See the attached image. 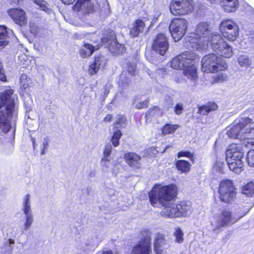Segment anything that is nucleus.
I'll use <instances>...</instances> for the list:
<instances>
[{"label":"nucleus","instance_id":"obj_20","mask_svg":"<svg viewBox=\"0 0 254 254\" xmlns=\"http://www.w3.org/2000/svg\"><path fill=\"white\" fill-rule=\"evenodd\" d=\"M252 126L247 127L246 130H244L240 136L242 144L247 147H251L254 145V127Z\"/></svg>","mask_w":254,"mask_h":254},{"label":"nucleus","instance_id":"obj_16","mask_svg":"<svg viewBox=\"0 0 254 254\" xmlns=\"http://www.w3.org/2000/svg\"><path fill=\"white\" fill-rule=\"evenodd\" d=\"M169 47L168 39L166 36L162 33L158 34L154 40L152 44L153 50L160 55L163 56Z\"/></svg>","mask_w":254,"mask_h":254},{"label":"nucleus","instance_id":"obj_5","mask_svg":"<svg viewBox=\"0 0 254 254\" xmlns=\"http://www.w3.org/2000/svg\"><path fill=\"white\" fill-rule=\"evenodd\" d=\"M249 210L243 214L236 217L227 209L223 210L217 216L213 217L211 221V230L215 234L221 231L222 227L229 226L237 222L240 218L245 215Z\"/></svg>","mask_w":254,"mask_h":254},{"label":"nucleus","instance_id":"obj_10","mask_svg":"<svg viewBox=\"0 0 254 254\" xmlns=\"http://www.w3.org/2000/svg\"><path fill=\"white\" fill-rule=\"evenodd\" d=\"M219 29L223 37L230 41H234L239 35L238 26L231 19L223 20L220 24Z\"/></svg>","mask_w":254,"mask_h":254},{"label":"nucleus","instance_id":"obj_55","mask_svg":"<svg viewBox=\"0 0 254 254\" xmlns=\"http://www.w3.org/2000/svg\"><path fill=\"white\" fill-rule=\"evenodd\" d=\"M62 2L65 4H70L73 3L75 0H61Z\"/></svg>","mask_w":254,"mask_h":254},{"label":"nucleus","instance_id":"obj_45","mask_svg":"<svg viewBox=\"0 0 254 254\" xmlns=\"http://www.w3.org/2000/svg\"><path fill=\"white\" fill-rule=\"evenodd\" d=\"M178 158L186 157L190 159V160H193V153L186 150H182L179 152L177 154Z\"/></svg>","mask_w":254,"mask_h":254},{"label":"nucleus","instance_id":"obj_61","mask_svg":"<svg viewBox=\"0 0 254 254\" xmlns=\"http://www.w3.org/2000/svg\"><path fill=\"white\" fill-rule=\"evenodd\" d=\"M231 0H220V3L224 2H228L229 1H231Z\"/></svg>","mask_w":254,"mask_h":254},{"label":"nucleus","instance_id":"obj_9","mask_svg":"<svg viewBox=\"0 0 254 254\" xmlns=\"http://www.w3.org/2000/svg\"><path fill=\"white\" fill-rule=\"evenodd\" d=\"M218 192L221 201L230 203L236 197V189L232 181L225 180L222 181L219 184Z\"/></svg>","mask_w":254,"mask_h":254},{"label":"nucleus","instance_id":"obj_35","mask_svg":"<svg viewBox=\"0 0 254 254\" xmlns=\"http://www.w3.org/2000/svg\"><path fill=\"white\" fill-rule=\"evenodd\" d=\"M156 244L162 247H169V245L164 235L160 233H157L155 234L154 246H156Z\"/></svg>","mask_w":254,"mask_h":254},{"label":"nucleus","instance_id":"obj_52","mask_svg":"<svg viewBox=\"0 0 254 254\" xmlns=\"http://www.w3.org/2000/svg\"><path fill=\"white\" fill-rule=\"evenodd\" d=\"M49 144V139L48 138H45L42 142V145L41 146V154L43 155L45 154V151L48 149V146Z\"/></svg>","mask_w":254,"mask_h":254},{"label":"nucleus","instance_id":"obj_3","mask_svg":"<svg viewBox=\"0 0 254 254\" xmlns=\"http://www.w3.org/2000/svg\"><path fill=\"white\" fill-rule=\"evenodd\" d=\"M207 22H200L196 27L194 33L185 38L184 46L190 51L204 50L210 45L213 35Z\"/></svg>","mask_w":254,"mask_h":254},{"label":"nucleus","instance_id":"obj_58","mask_svg":"<svg viewBox=\"0 0 254 254\" xmlns=\"http://www.w3.org/2000/svg\"><path fill=\"white\" fill-rule=\"evenodd\" d=\"M23 0H11L12 2L14 3L19 4L21 1H22Z\"/></svg>","mask_w":254,"mask_h":254},{"label":"nucleus","instance_id":"obj_32","mask_svg":"<svg viewBox=\"0 0 254 254\" xmlns=\"http://www.w3.org/2000/svg\"><path fill=\"white\" fill-rule=\"evenodd\" d=\"M33 1L39 6V8L47 14H51L53 12L49 4L46 1L44 0H33Z\"/></svg>","mask_w":254,"mask_h":254},{"label":"nucleus","instance_id":"obj_13","mask_svg":"<svg viewBox=\"0 0 254 254\" xmlns=\"http://www.w3.org/2000/svg\"><path fill=\"white\" fill-rule=\"evenodd\" d=\"M31 195L30 194H25L22 202L21 210L24 214L25 221L23 226V229L25 231L28 230L32 225L33 221V215L31 208Z\"/></svg>","mask_w":254,"mask_h":254},{"label":"nucleus","instance_id":"obj_44","mask_svg":"<svg viewBox=\"0 0 254 254\" xmlns=\"http://www.w3.org/2000/svg\"><path fill=\"white\" fill-rule=\"evenodd\" d=\"M18 60L21 62V64L24 66H26L28 65L31 63L30 58L27 56L25 54H21L18 56Z\"/></svg>","mask_w":254,"mask_h":254},{"label":"nucleus","instance_id":"obj_23","mask_svg":"<svg viewBox=\"0 0 254 254\" xmlns=\"http://www.w3.org/2000/svg\"><path fill=\"white\" fill-rule=\"evenodd\" d=\"M152 250L151 245L139 241L133 248L132 254H151Z\"/></svg>","mask_w":254,"mask_h":254},{"label":"nucleus","instance_id":"obj_31","mask_svg":"<svg viewBox=\"0 0 254 254\" xmlns=\"http://www.w3.org/2000/svg\"><path fill=\"white\" fill-rule=\"evenodd\" d=\"M218 108L217 104L213 102H209L207 104L199 108L198 112L203 115H207L212 111L216 110Z\"/></svg>","mask_w":254,"mask_h":254},{"label":"nucleus","instance_id":"obj_8","mask_svg":"<svg viewBox=\"0 0 254 254\" xmlns=\"http://www.w3.org/2000/svg\"><path fill=\"white\" fill-rule=\"evenodd\" d=\"M253 124L252 120L249 118L236 120L227 129V134L230 138L240 140L241 135L244 132V130H246L247 127H250Z\"/></svg>","mask_w":254,"mask_h":254},{"label":"nucleus","instance_id":"obj_6","mask_svg":"<svg viewBox=\"0 0 254 254\" xmlns=\"http://www.w3.org/2000/svg\"><path fill=\"white\" fill-rule=\"evenodd\" d=\"M202 70L205 72L222 71L228 67L226 61L211 53L205 56L201 60Z\"/></svg>","mask_w":254,"mask_h":254},{"label":"nucleus","instance_id":"obj_27","mask_svg":"<svg viewBox=\"0 0 254 254\" xmlns=\"http://www.w3.org/2000/svg\"><path fill=\"white\" fill-rule=\"evenodd\" d=\"M144 26L145 24L142 20L138 19L136 20L130 31V35L132 37H137L139 33L143 32Z\"/></svg>","mask_w":254,"mask_h":254},{"label":"nucleus","instance_id":"obj_29","mask_svg":"<svg viewBox=\"0 0 254 254\" xmlns=\"http://www.w3.org/2000/svg\"><path fill=\"white\" fill-rule=\"evenodd\" d=\"M220 4L225 11L227 12H233L238 7L239 1L238 0H231L228 2L225 1L220 3Z\"/></svg>","mask_w":254,"mask_h":254},{"label":"nucleus","instance_id":"obj_38","mask_svg":"<svg viewBox=\"0 0 254 254\" xmlns=\"http://www.w3.org/2000/svg\"><path fill=\"white\" fill-rule=\"evenodd\" d=\"M178 127V125H171L169 124H166L162 128V133L165 135L173 133L175 131Z\"/></svg>","mask_w":254,"mask_h":254},{"label":"nucleus","instance_id":"obj_42","mask_svg":"<svg viewBox=\"0 0 254 254\" xmlns=\"http://www.w3.org/2000/svg\"><path fill=\"white\" fill-rule=\"evenodd\" d=\"M126 125V118L123 116H119L116 124L114 125V128L119 129L124 127Z\"/></svg>","mask_w":254,"mask_h":254},{"label":"nucleus","instance_id":"obj_62","mask_svg":"<svg viewBox=\"0 0 254 254\" xmlns=\"http://www.w3.org/2000/svg\"><path fill=\"white\" fill-rule=\"evenodd\" d=\"M95 175V172H93V173H91L90 175V177H92V176H94Z\"/></svg>","mask_w":254,"mask_h":254},{"label":"nucleus","instance_id":"obj_26","mask_svg":"<svg viewBox=\"0 0 254 254\" xmlns=\"http://www.w3.org/2000/svg\"><path fill=\"white\" fill-rule=\"evenodd\" d=\"M15 241L11 238L5 240L0 247V253L2 254H12Z\"/></svg>","mask_w":254,"mask_h":254},{"label":"nucleus","instance_id":"obj_4","mask_svg":"<svg viewBox=\"0 0 254 254\" xmlns=\"http://www.w3.org/2000/svg\"><path fill=\"white\" fill-rule=\"evenodd\" d=\"M196 55L186 51L175 57L171 62V66L174 69H183V73L188 78L192 80L196 79L197 69L195 60Z\"/></svg>","mask_w":254,"mask_h":254},{"label":"nucleus","instance_id":"obj_46","mask_svg":"<svg viewBox=\"0 0 254 254\" xmlns=\"http://www.w3.org/2000/svg\"><path fill=\"white\" fill-rule=\"evenodd\" d=\"M169 247H162L156 244L154 246V251L156 254H167V250Z\"/></svg>","mask_w":254,"mask_h":254},{"label":"nucleus","instance_id":"obj_51","mask_svg":"<svg viewBox=\"0 0 254 254\" xmlns=\"http://www.w3.org/2000/svg\"><path fill=\"white\" fill-rule=\"evenodd\" d=\"M76 246L77 248L80 250L86 251V250H88L89 244H87L85 242H81L80 243L79 242L77 243Z\"/></svg>","mask_w":254,"mask_h":254},{"label":"nucleus","instance_id":"obj_57","mask_svg":"<svg viewBox=\"0 0 254 254\" xmlns=\"http://www.w3.org/2000/svg\"><path fill=\"white\" fill-rule=\"evenodd\" d=\"M104 95H105V96H107L110 92L109 88L106 85L104 87Z\"/></svg>","mask_w":254,"mask_h":254},{"label":"nucleus","instance_id":"obj_25","mask_svg":"<svg viewBox=\"0 0 254 254\" xmlns=\"http://www.w3.org/2000/svg\"><path fill=\"white\" fill-rule=\"evenodd\" d=\"M228 165L230 170L233 171L235 173H240L242 170V168L244 166V162L242 160H239L238 159L236 160H234V159H226Z\"/></svg>","mask_w":254,"mask_h":254},{"label":"nucleus","instance_id":"obj_50","mask_svg":"<svg viewBox=\"0 0 254 254\" xmlns=\"http://www.w3.org/2000/svg\"><path fill=\"white\" fill-rule=\"evenodd\" d=\"M226 80V76L223 73H219L214 77V82H223Z\"/></svg>","mask_w":254,"mask_h":254},{"label":"nucleus","instance_id":"obj_54","mask_svg":"<svg viewBox=\"0 0 254 254\" xmlns=\"http://www.w3.org/2000/svg\"><path fill=\"white\" fill-rule=\"evenodd\" d=\"M101 164L103 167H105L106 168H108L110 167V164L109 162V159L108 158H107V159L104 163H102V159Z\"/></svg>","mask_w":254,"mask_h":254},{"label":"nucleus","instance_id":"obj_12","mask_svg":"<svg viewBox=\"0 0 254 254\" xmlns=\"http://www.w3.org/2000/svg\"><path fill=\"white\" fill-rule=\"evenodd\" d=\"M187 27L188 22L184 18H175L171 22L169 29L175 41H178L184 36Z\"/></svg>","mask_w":254,"mask_h":254},{"label":"nucleus","instance_id":"obj_34","mask_svg":"<svg viewBox=\"0 0 254 254\" xmlns=\"http://www.w3.org/2000/svg\"><path fill=\"white\" fill-rule=\"evenodd\" d=\"M242 192L248 196H254V183L250 182L242 188Z\"/></svg>","mask_w":254,"mask_h":254},{"label":"nucleus","instance_id":"obj_36","mask_svg":"<svg viewBox=\"0 0 254 254\" xmlns=\"http://www.w3.org/2000/svg\"><path fill=\"white\" fill-rule=\"evenodd\" d=\"M239 65L243 67L247 68L251 65V61L246 55H240L238 58Z\"/></svg>","mask_w":254,"mask_h":254},{"label":"nucleus","instance_id":"obj_22","mask_svg":"<svg viewBox=\"0 0 254 254\" xmlns=\"http://www.w3.org/2000/svg\"><path fill=\"white\" fill-rule=\"evenodd\" d=\"M126 163L133 169H138L140 167L141 157L137 154L133 152L126 153L124 156Z\"/></svg>","mask_w":254,"mask_h":254},{"label":"nucleus","instance_id":"obj_48","mask_svg":"<svg viewBox=\"0 0 254 254\" xmlns=\"http://www.w3.org/2000/svg\"><path fill=\"white\" fill-rule=\"evenodd\" d=\"M112 147L111 144H107L106 145L104 151V157L102 158V163L105 162L107 158H108L112 151Z\"/></svg>","mask_w":254,"mask_h":254},{"label":"nucleus","instance_id":"obj_53","mask_svg":"<svg viewBox=\"0 0 254 254\" xmlns=\"http://www.w3.org/2000/svg\"><path fill=\"white\" fill-rule=\"evenodd\" d=\"M183 110V105L181 103H178L176 105L174 111L177 115H180Z\"/></svg>","mask_w":254,"mask_h":254},{"label":"nucleus","instance_id":"obj_18","mask_svg":"<svg viewBox=\"0 0 254 254\" xmlns=\"http://www.w3.org/2000/svg\"><path fill=\"white\" fill-rule=\"evenodd\" d=\"M8 13L15 23L22 26L27 23V17L25 12L20 8H12L8 11Z\"/></svg>","mask_w":254,"mask_h":254},{"label":"nucleus","instance_id":"obj_17","mask_svg":"<svg viewBox=\"0 0 254 254\" xmlns=\"http://www.w3.org/2000/svg\"><path fill=\"white\" fill-rule=\"evenodd\" d=\"M244 153L241 145L237 144H230L226 151V159H234V160L238 159L242 160Z\"/></svg>","mask_w":254,"mask_h":254},{"label":"nucleus","instance_id":"obj_2","mask_svg":"<svg viewBox=\"0 0 254 254\" xmlns=\"http://www.w3.org/2000/svg\"><path fill=\"white\" fill-rule=\"evenodd\" d=\"M13 90L8 88L0 95V129L3 133L15 131L17 111L15 106ZM14 136V134H13Z\"/></svg>","mask_w":254,"mask_h":254},{"label":"nucleus","instance_id":"obj_60","mask_svg":"<svg viewBox=\"0 0 254 254\" xmlns=\"http://www.w3.org/2000/svg\"><path fill=\"white\" fill-rule=\"evenodd\" d=\"M32 143H33V147H34V148H35L36 143H35V141L34 139H33Z\"/></svg>","mask_w":254,"mask_h":254},{"label":"nucleus","instance_id":"obj_15","mask_svg":"<svg viewBox=\"0 0 254 254\" xmlns=\"http://www.w3.org/2000/svg\"><path fill=\"white\" fill-rule=\"evenodd\" d=\"M101 42L105 44L106 47H108L109 51L114 56L121 55L126 51L125 46L119 43L113 36L101 39Z\"/></svg>","mask_w":254,"mask_h":254},{"label":"nucleus","instance_id":"obj_64","mask_svg":"<svg viewBox=\"0 0 254 254\" xmlns=\"http://www.w3.org/2000/svg\"><path fill=\"white\" fill-rule=\"evenodd\" d=\"M90 190V188H87V191H89Z\"/></svg>","mask_w":254,"mask_h":254},{"label":"nucleus","instance_id":"obj_19","mask_svg":"<svg viewBox=\"0 0 254 254\" xmlns=\"http://www.w3.org/2000/svg\"><path fill=\"white\" fill-rule=\"evenodd\" d=\"M135 65L133 64L128 63L127 64V71H124L121 74L119 85L120 86L125 88V86L128 84L130 81L129 76L132 77L135 75Z\"/></svg>","mask_w":254,"mask_h":254},{"label":"nucleus","instance_id":"obj_24","mask_svg":"<svg viewBox=\"0 0 254 254\" xmlns=\"http://www.w3.org/2000/svg\"><path fill=\"white\" fill-rule=\"evenodd\" d=\"M13 35V32L11 30H7L5 26L0 25V49L3 48L8 44L7 38Z\"/></svg>","mask_w":254,"mask_h":254},{"label":"nucleus","instance_id":"obj_14","mask_svg":"<svg viewBox=\"0 0 254 254\" xmlns=\"http://www.w3.org/2000/svg\"><path fill=\"white\" fill-rule=\"evenodd\" d=\"M98 5L97 3L92 2L91 0H77L73 9L79 15H86L94 11Z\"/></svg>","mask_w":254,"mask_h":254},{"label":"nucleus","instance_id":"obj_7","mask_svg":"<svg viewBox=\"0 0 254 254\" xmlns=\"http://www.w3.org/2000/svg\"><path fill=\"white\" fill-rule=\"evenodd\" d=\"M210 46L213 51L221 57L230 58L233 54L232 47L226 43L219 34L212 35Z\"/></svg>","mask_w":254,"mask_h":254},{"label":"nucleus","instance_id":"obj_63","mask_svg":"<svg viewBox=\"0 0 254 254\" xmlns=\"http://www.w3.org/2000/svg\"><path fill=\"white\" fill-rule=\"evenodd\" d=\"M150 62L151 63H153V64H155V61H154V60H150Z\"/></svg>","mask_w":254,"mask_h":254},{"label":"nucleus","instance_id":"obj_56","mask_svg":"<svg viewBox=\"0 0 254 254\" xmlns=\"http://www.w3.org/2000/svg\"><path fill=\"white\" fill-rule=\"evenodd\" d=\"M112 118V116L111 115H108L105 118L104 121L105 122H110Z\"/></svg>","mask_w":254,"mask_h":254},{"label":"nucleus","instance_id":"obj_11","mask_svg":"<svg viewBox=\"0 0 254 254\" xmlns=\"http://www.w3.org/2000/svg\"><path fill=\"white\" fill-rule=\"evenodd\" d=\"M193 9L192 0H173L170 4L171 12L174 15H183Z\"/></svg>","mask_w":254,"mask_h":254},{"label":"nucleus","instance_id":"obj_59","mask_svg":"<svg viewBox=\"0 0 254 254\" xmlns=\"http://www.w3.org/2000/svg\"><path fill=\"white\" fill-rule=\"evenodd\" d=\"M26 112H28V111H31L32 108H31V106L30 105V106H28V107H26Z\"/></svg>","mask_w":254,"mask_h":254},{"label":"nucleus","instance_id":"obj_43","mask_svg":"<svg viewBox=\"0 0 254 254\" xmlns=\"http://www.w3.org/2000/svg\"><path fill=\"white\" fill-rule=\"evenodd\" d=\"M138 97H136L133 101V104L135 105V107L137 109H142L146 107L148 104V101L145 100L143 101H139V99H138Z\"/></svg>","mask_w":254,"mask_h":254},{"label":"nucleus","instance_id":"obj_1","mask_svg":"<svg viewBox=\"0 0 254 254\" xmlns=\"http://www.w3.org/2000/svg\"><path fill=\"white\" fill-rule=\"evenodd\" d=\"M177 187L175 185L162 186L155 185L149 193V200L153 207H164L161 215L166 217H186L191 213V206L185 202L178 204L169 202L176 195Z\"/></svg>","mask_w":254,"mask_h":254},{"label":"nucleus","instance_id":"obj_41","mask_svg":"<svg viewBox=\"0 0 254 254\" xmlns=\"http://www.w3.org/2000/svg\"><path fill=\"white\" fill-rule=\"evenodd\" d=\"M20 87L23 89H26L29 86L30 83V79L25 74L21 75L20 78Z\"/></svg>","mask_w":254,"mask_h":254},{"label":"nucleus","instance_id":"obj_21","mask_svg":"<svg viewBox=\"0 0 254 254\" xmlns=\"http://www.w3.org/2000/svg\"><path fill=\"white\" fill-rule=\"evenodd\" d=\"M107 59L102 55H96L94 61L89 66L88 72L90 74H96L100 69L104 68L107 63Z\"/></svg>","mask_w":254,"mask_h":254},{"label":"nucleus","instance_id":"obj_39","mask_svg":"<svg viewBox=\"0 0 254 254\" xmlns=\"http://www.w3.org/2000/svg\"><path fill=\"white\" fill-rule=\"evenodd\" d=\"M174 236L175 237L176 242L181 244L184 241V233L183 231L179 227L175 228Z\"/></svg>","mask_w":254,"mask_h":254},{"label":"nucleus","instance_id":"obj_49","mask_svg":"<svg viewBox=\"0 0 254 254\" xmlns=\"http://www.w3.org/2000/svg\"><path fill=\"white\" fill-rule=\"evenodd\" d=\"M29 26L31 33H32L35 36H38V31L39 28L38 27V26L35 23L31 22L30 23Z\"/></svg>","mask_w":254,"mask_h":254},{"label":"nucleus","instance_id":"obj_28","mask_svg":"<svg viewBox=\"0 0 254 254\" xmlns=\"http://www.w3.org/2000/svg\"><path fill=\"white\" fill-rule=\"evenodd\" d=\"M99 47L98 45L93 46L89 44H84L83 47L80 49V55L82 58L89 57L95 51L99 49Z\"/></svg>","mask_w":254,"mask_h":254},{"label":"nucleus","instance_id":"obj_33","mask_svg":"<svg viewBox=\"0 0 254 254\" xmlns=\"http://www.w3.org/2000/svg\"><path fill=\"white\" fill-rule=\"evenodd\" d=\"M141 240L140 241H143L144 243L151 244V235L152 231L149 228H145L142 229L141 232Z\"/></svg>","mask_w":254,"mask_h":254},{"label":"nucleus","instance_id":"obj_47","mask_svg":"<svg viewBox=\"0 0 254 254\" xmlns=\"http://www.w3.org/2000/svg\"><path fill=\"white\" fill-rule=\"evenodd\" d=\"M247 160L249 166L254 167V150L248 152Z\"/></svg>","mask_w":254,"mask_h":254},{"label":"nucleus","instance_id":"obj_37","mask_svg":"<svg viewBox=\"0 0 254 254\" xmlns=\"http://www.w3.org/2000/svg\"><path fill=\"white\" fill-rule=\"evenodd\" d=\"M114 133L112 136L111 141L112 144L115 147L118 146L120 144V139L122 135V133L119 129L114 128Z\"/></svg>","mask_w":254,"mask_h":254},{"label":"nucleus","instance_id":"obj_30","mask_svg":"<svg viewBox=\"0 0 254 254\" xmlns=\"http://www.w3.org/2000/svg\"><path fill=\"white\" fill-rule=\"evenodd\" d=\"M176 167L177 170L182 173H188L190 170V164L185 160H179L176 162Z\"/></svg>","mask_w":254,"mask_h":254},{"label":"nucleus","instance_id":"obj_40","mask_svg":"<svg viewBox=\"0 0 254 254\" xmlns=\"http://www.w3.org/2000/svg\"><path fill=\"white\" fill-rule=\"evenodd\" d=\"M107 193L109 197L112 201L118 200L121 195L120 192L113 189H108L107 190Z\"/></svg>","mask_w":254,"mask_h":254}]
</instances>
